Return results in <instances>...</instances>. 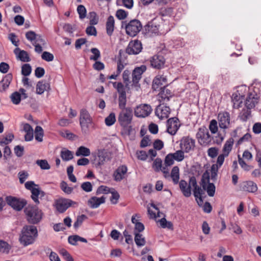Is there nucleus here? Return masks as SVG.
<instances>
[{"label":"nucleus","mask_w":261,"mask_h":261,"mask_svg":"<svg viewBox=\"0 0 261 261\" xmlns=\"http://www.w3.org/2000/svg\"><path fill=\"white\" fill-rule=\"evenodd\" d=\"M133 117V110L130 107L122 110L119 113L118 121L122 127L121 133L123 135L129 136L133 130L132 123Z\"/></svg>","instance_id":"1"},{"label":"nucleus","mask_w":261,"mask_h":261,"mask_svg":"<svg viewBox=\"0 0 261 261\" xmlns=\"http://www.w3.org/2000/svg\"><path fill=\"white\" fill-rule=\"evenodd\" d=\"M111 153L105 149H99L91 153V161L96 168H100L106 162L111 160Z\"/></svg>","instance_id":"2"},{"label":"nucleus","mask_w":261,"mask_h":261,"mask_svg":"<svg viewBox=\"0 0 261 261\" xmlns=\"http://www.w3.org/2000/svg\"><path fill=\"white\" fill-rule=\"evenodd\" d=\"M80 124L83 134L87 135L89 133L90 127L94 128L93 120L86 109L81 110L80 116Z\"/></svg>","instance_id":"3"},{"label":"nucleus","mask_w":261,"mask_h":261,"mask_svg":"<svg viewBox=\"0 0 261 261\" xmlns=\"http://www.w3.org/2000/svg\"><path fill=\"white\" fill-rule=\"evenodd\" d=\"M124 28L127 35L134 37L141 31L142 25L141 22L136 19L129 21L127 23L126 21H122L121 28Z\"/></svg>","instance_id":"4"},{"label":"nucleus","mask_w":261,"mask_h":261,"mask_svg":"<svg viewBox=\"0 0 261 261\" xmlns=\"http://www.w3.org/2000/svg\"><path fill=\"white\" fill-rule=\"evenodd\" d=\"M19 242L24 246L33 242V226H25L23 227L20 234Z\"/></svg>","instance_id":"5"},{"label":"nucleus","mask_w":261,"mask_h":261,"mask_svg":"<svg viewBox=\"0 0 261 261\" xmlns=\"http://www.w3.org/2000/svg\"><path fill=\"white\" fill-rule=\"evenodd\" d=\"M73 204L76 203L69 199L60 198L55 200L54 205L59 213H63Z\"/></svg>","instance_id":"6"},{"label":"nucleus","mask_w":261,"mask_h":261,"mask_svg":"<svg viewBox=\"0 0 261 261\" xmlns=\"http://www.w3.org/2000/svg\"><path fill=\"white\" fill-rule=\"evenodd\" d=\"M6 201L9 205L17 211H21L27 204L25 200L11 196H7L6 197Z\"/></svg>","instance_id":"7"},{"label":"nucleus","mask_w":261,"mask_h":261,"mask_svg":"<svg viewBox=\"0 0 261 261\" xmlns=\"http://www.w3.org/2000/svg\"><path fill=\"white\" fill-rule=\"evenodd\" d=\"M147 67L145 65H142L139 67H136L132 72V82L133 86L137 87H140L139 84L140 80L142 77V74L146 70Z\"/></svg>","instance_id":"8"},{"label":"nucleus","mask_w":261,"mask_h":261,"mask_svg":"<svg viewBox=\"0 0 261 261\" xmlns=\"http://www.w3.org/2000/svg\"><path fill=\"white\" fill-rule=\"evenodd\" d=\"M178 123L179 119L176 117L168 119L167 121V132L171 135H175L180 126Z\"/></svg>","instance_id":"9"},{"label":"nucleus","mask_w":261,"mask_h":261,"mask_svg":"<svg viewBox=\"0 0 261 261\" xmlns=\"http://www.w3.org/2000/svg\"><path fill=\"white\" fill-rule=\"evenodd\" d=\"M142 49V45L141 41L138 40L131 41L129 42L125 51L128 55H137Z\"/></svg>","instance_id":"10"},{"label":"nucleus","mask_w":261,"mask_h":261,"mask_svg":"<svg viewBox=\"0 0 261 261\" xmlns=\"http://www.w3.org/2000/svg\"><path fill=\"white\" fill-rule=\"evenodd\" d=\"M161 103L158 106L155 110V114L160 119L164 118H168L171 112L170 108L169 106H166V103L164 102H160Z\"/></svg>","instance_id":"11"},{"label":"nucleus","mask_w":261,"mask_h":261,"mask_svg":"<svg viewBox=\"0 0 261 261\" xmlns=\"http://www.w3.org/2000/svg\"><path fill=\"white\" fill-rule=\"evenodd\" d=\"M150 66L156 69H161L164 68L165 63V58L161 55H155L150 58Z\"/></svg>","instance_id":"12"},{"label":"nucleus","mask_w":261,"mask_h":261,"mask_svg":"<svg viewBox=\"0 0 261 261\" xmlns=\"http://www.w3.org/2000/svg\"><path fill=\"white\" fill-rule=\"evenodd\" d=\"M195 141V140L189 137H185L180 141V146L181 149L185 152L188 153L194 150Z\"/></svg>","instance_id":"13"},{"label":"nucleus","mask_w":261,"mask_h":261,"mask_svg":"<svg viewBox=\"0 0 261 261\" xmlns=\"http://www.w3.org/2000/svg\"><path fill=\"white\" fill-rule=\"evenodd\" d=\"M152 111L151 107L147 104L140 105L135 109V115L137 117L144 118L149 115Z\"/></svg>","instance_id":"14"},{"label":"nucleus","mask_w":261,"mask_h":261,"mask_svg":"<svg viewBox=\"0 0 261 261\" xmlns=\"http://www.w3.org/2000/svg\"><path fill=\"white\" fill-rule=\"evenodd\" d=\"M219 124L222 128H227L230 123V115L228 112H220L218 116Z\"/></svg>","instance_id":"15"},{"label":"nucleus","mask_w":261,"mask_h":261,"mask_svg":"<svg viewBox=\"0 0 261 261\" xmlns=\"http://www.w3.org/2000/svg\"><path fill=\"white\" fill-rule=\"evenodd\" d=\"M127 171V168L125 165L118 167L113 173V177L116 181H120L125 178V175Z\"/></svg>","instance_id":"16"},{"label":"nucleus","mask_w":261,"mask_h":261,"mask_svg":"<svg viewBox=\"0 0 261 261\" xmlns=\"http://www.w3.org/2000/svg\"><path fill=\"white\" fill-rule=\"evenodd\" d=\"M160 92L158 94V96L161 99H159L160 102L169 101L170 98L173 97V94H172L171 90L166 89L165 86L160 88Z\"/></svg>","instance_id":"17"},{"label":"nucleus","mask_w":261,"mask_h":261,"mask_svg":"<svg viewBox=\"0 0 261 261\" xmlns=\"http://www.w3.org/2000/svg\"><path fill=\"white\" fill-rule=\"evenodd\" d=\"M240 188L244 191L250 193H255L257 190L256 184L252 181H245L241 184Z\"/></svg>","instance_id":"18"},{"label":"nucleus","mask_w":261,"mask_h":261,"mask_svg":"<svg viewBox=\"0 0 261 261\" xmlns=\"http://www.w3.org/2000/svg\"><path fill=\"white\" fill-rule=\"evenodd\" d=\"M258 102V96L256 93H249L246 98L245 106L248 109L253 108Z\"/></svg>","instance_id":"19"},{"label":"nucleus","mask_w":261,"mask_h":261,"mask_svg":"<svg viewBox=\"0 0 261 261\" xmlns=\"http://www.w3.org/2000/svg\"><path fill=\"white\" fill-rule=\"evenodd\" d=\"M106 201V197L102 196L100 198L96 196H93L88 201V205L92 208H96Z\"/></svg>","instance_id":"20"},{"label":"nucleus","mask_w":261,"mask_h":261,"mask_svg":"<svg viewBox=\"0 0 261 261\" xmlns=\"http://www.w3.org/2000/svg\"><path fill=\"white\" fill-rule=\"evenodd\" d=\"M178 182L180 190L184 196L189 197L191 195V186H188L187 182L184 179H181Z\"/></svg>","instance_id":"21"},{"label":"nucleus","mask_w":261,"mask_h":261,"mask_svg":"<svg viewBox=\"0 0 261 261\" xmlns=\"http://www.w3.org/2000/svg\"><path fill=\"white\" fill-rule=\"evenodd\" d=\"M45 195V192L40 189L39 185L34 182V202L37 204H39V199H41Z\"/></svg>","instance_id":"22"},{"label":"nucleus","mask_w":261,"mask_h":261,"mask_svg":"<svg viewBox=\"0 0 261 261\" xmlns=\"http://www.w3.org/2000/svg\"><path fill=\"white\" fill-rule=\"evenodd\" d=\"M14 53L16 58L23 62H28L30 61V58L28 53L23 50H20L19 48L17 47L14 50Z\"/></svg>","instance_id":"23"},{"label":"nucleus","mask_w":261,"mask_h":261,"mask_svg":"<svg viewBox=\"0 0 261 261\" xmlns=\"http://www.w3.org/2000/svg\"><path fill=\"white\" fill-rule=\"evenodd\" d=\"M244 97V96L240 95L238 91L232 94L231 99L233 103V108L238 109L242 106Z\"/></svg>","instance_id":"24"},{"label":"nucleus","mask_w":261,"mask_h":261,"mask_svg":"<svg viewBox=\"0 0 261 261\" xmlns=\"http://www.w3.org/2000/svg\"><path fill=\"white\" fill-rule=\"evenodd\" d=\"M115 20L114 17L110 15L106 22V31L108 36H111L114 30Z\"/></svg>","instance_id":"25"},{"label":"nucleus","mask_w":261,"mask_h":261,"mask_svg":"<svg viewBox=\"0 0 261 261\" xmlns=\"http://www.w3.org/2000/svg\"><path fill=\"white\" fill-rule=\"evenodd\" d=\"M23 130L26 133L24 139L26 141H31L33 139V128L28 123H22Z\"/></svg>","instance_id":"26"},{"label":"nucleus","mask_w":261,"mask_h":261,"mask_svg":"<svg viewBox=\"0 0 261 261\" xmlns=\"http://www.w3.org/2000/svg\"><path fill=\"white\" fill-rule=\"evenodd\" d=\"M49 89H50L49 84L44 81H40L36 86V93L41 94L43 93L45 90L47 91Z\"/></svg>","instance_id":"27"},{"label":"nucleus","mask_w":261,"mask_h":261,"mask_svg":"<svg viewBox=\"0 0 261 261\" xmlns=\"http://www.w3.org/2000/svg\"><path fill=\"white\" fill-rule=\"evenodd\" d=\"M34 135L35 140L38 142L43 141V138L44 136L43 129L40 126L37 125L34 130Z\"/></svg>","instance_id":"28"},{"label":"nucleus","mask_w":261,"mask_h":261,"mask_svg":"<svg viewBox=\"0 0 261 261\" xmlns=\"http://www.w3.org/2000/svg\"><path fill=\"white\" fill-rule=\"evenodd\" d=\"M159 25L154 24L152 22L148 23L144 26V30L146 33L158 34Z\"/></svg>","instance_id":"29"},{"label":"nucleus","mask_w":261,"mask_h":261,"mask_svg":"<svg viewBox=\"0 0 261 261\" xmlns=\"http://www.w3.org/2000/svg\"><path fill=\"white\" fill-rule=\"evenodd\" d=\"M60 156L64 161H68L73 158V152L65 148L62 149L61 151Z\"/></svg>","instance_id":"30"},{"label":"nucleus","mask_w":261,"mask_h":261,"mask_svg":"<svg viewBox=\"0 0 261 261\" xmlns=\"http://www.w3.org/2000/svg\"><path fill=\"white\" fill-rule=\"evenodd\" d=\"M90 154L91 151L90 149L84 146H81L80 147L77 148L75 152V155L77 156H89Z\"/></svg>","instance_id":"31"},{"label":"nucleus","mask_w":261,"mask_h":261,"mask_svg":"<svg viewBox=\"0 0 261 261\" xmlns=\"http://www.w3.org/2000/svg\"><path fill=\"white\" fill-rule=\"evenodd\" d=\"M68 243L72 245H76L77 241H81L84 243H87L86 239L82 238L78 235L70 236L68 238Z\"/></svg>","instance_id":"32"},{"label":"nucleus","mask_w":261,"mask_h":261,"mask_svg":"<svg viewBox=\"0 0 261 261\" xmlns=\"http://www.w3.org/2000/svg\"><path fill=\"white\" fill-rule=\"evenodd\" d=\"M43 213L41 210L34 206V224H37L42 219Z\"/></svg>","instance_id":"33"},{"label":"nucleus","mask_w":261,"mask_h":261,"mask_svg":"<svg viewBox=\"0 0 261 261\" xmlns=\"http://www.w3.org/2000/svg\"><path fill=\"white\" fill-rule=\"evenodd\" d=\"M171 177L174 184H177L178 183L179 179V169L178 166H176L173 167L171 170Z\"/></svg>","instance_id":"34"},{"label":"nucleus","mask_w":261,"mask_h":261,"mask_svg":"<svg viewBox=\"0 0 261 261\" xmlns=\"http://www.w3.org/2000/svg\"><path fill=\"white\" fill-rule=\"evenodd\" d=\"M233 144V140L232 138L227 140L224 145L222 151L223 153L227 154L228 156L229 152L231 150Z\"/></svg>","instance_id":"35"},{"label":"nucleus","mask_w":261,"mask_h":261,"mask_svg":"<svg viewBox=\"0 0 261 261\" xmlns=\"http://www.w3.org/2000/svg\"><path fill=\"white\" fill-rule=\"evenodd\" d=\"M135 234V242L136 245L139 246H143L145 245L146 241L144 238L142 237V234L137 233L136 232H134Z\"/></svg>","instance_id":"36"},{"label":"nucleus","mask_w":261,"mask_h":261,"mask_svg":"<svg viewBox=\"0 0 261 261\" xmlns=\"http://www.w3.org/2000/svg\"><path fill=\"white\" fill-rule=\"evenodd\" d=\"M12 74L8 73L6 74L2 79L1 82L3 83V87L4 89L8 88L12 80Z\"/></svg>","instance_id":"37"},{"label":"nucleus","mask_w":261,"mask_h":261,"mask_svg":"<svg viewBox=\"0 0 261 261\" xmlns=\"http://www.w3.org/2000/svg\"><path fill=\"white\" fill-rule=\"evenodd\" d=\"M208 182H210L209 173L207 172V171H205V172L204 173L202 176L200 183L203 190H206L207 186V184L208 185Z\"/></svg>","instance_id":"38"},{"label":"nucleus","mask_w":261,"mask_h":261,"mask_svg":"<svg viewBox=\"0 0 261 261\" xmlns=\"http://www.w3.org/2000/svg\"><path fill=\"white\" fill-rule=\"evenodd\" d=\"M11 247L5 241L0 240V253L8 254Z\"/></svg>","instance_id":"39"},{"label":"nucleus","mask_w":261,"mask_h":261,"mask_svg":"<svg viewBox=\"0 0 261 261\" xmlns=\"http://www.w3.org/2000/svg\"><path fill=\"white\" fill-rule=\"evenodd\" d=\"M88 17L90 19V25H94L98 23L99 19L95 12L92 11L89 12Z\"/></svg>","instance_id":"40"},{"label":"nucleus","mask_w":261,"mask_h":261,"mask_svg":"<svg viewBox=\"0 0 261 261\" xmlns=\"http://www.w3.org/2000/svg\"><path fill=\"white\" fill-rule=\"evenodd\" d=\"M107 126H110L114 124L116 122L115 114L114 113H111L105 120Z\"/></svg>","instance_id":"41"},{"label":"nucleus","mask_w":261,"mask_h":261,"mask_svg":"<svg viewBox=\"0 0 261 261\" xmlns=\"http://www.w3.org/2000/svg\"><path fill=\"white\" fill-rule=\"evenodd\" d=\"M11 100L14 105H18L21 100V94L19 92H14L10 96Z\"/></svg>","instance_id":"42"},{"label":"nucleus","mask_w":261,"mask_h":261,"mask_svg":"<svg viewBox=\"0 0 261 261\" xmlns=\"http://www.w3.org/2000/svg\"><path fill=\"white\" fill-rule=\"evenodd\" d=\"M36 163L42 170H48L50 168V166L46 160H37Z\"/></svg>","instance_id":"43"},{"label":"nucleus","mask_w":261,"mask_h":261,"mask_svg":"<svg viewBox=\"0 0 261 261\" xmlns=\"http://www.w3.org/2000/svg\"><path fill=\"white\" fill-rule=\"evenodd\" d=\"M87 218V217L84 214L78 216L76 218V221L73 224V227L74 228L77 229L80 226H81L83 221Z\"/></svg>","instance_id":"44"},{"label":"nucleus","mask_w":261,"mask_h":261,"mask_svg":"<svg viewBox=\"0 0 261 261\" xmlns=\"http://www.w3.org/2000/svg\"><path fill=\"white\" fill-rule=\"evenodd\" d=\"M251 109L243 110L240 113L239 117L243 121H247L249 117L251 116Z\"/></svg>","instance_id":"45"},{"label":"nucleus","mask_w":261,"mask_h":261,"mask_svg":"<svg viewBox=\"0 0 261 261\" xmlns=\"http://www.w3.org/2000/svg\"><path fill=\"white\" fill-rule=\"evenodd\" d=\"M24 212L27 216L28 221L30 223H33V207L28 206L24 208Z\"/></svg>","instance_id":"46"},{"label":"nucleus","mask_w":261,"mask_h":261,"mask_svg":"<svg viewBox=\"0 0 261 261\" xmlns=\"http://www.w3.org/2000/svg\"><path fill=\"white\" fill-rule=\"evenodd\" d=\"M32 71V67L29 64H25L21 67V74L24 76L29 75Z\"/></svg>","instance_id":"47"},{"label":"nucleus","mask_w":261,"mask_h":261,"mask_svg":"<svg viewBox=\"0 0 261 261\" xmlns=\"http://www.w3.org/2000/svg\"><path fill=\"white\" fill-rule=\"evenodd\" d=\"M77 11L79 14V17L80 19H84L86 16L87 10L85 7L84 5H79L77 8Z\"/></svg>","instance_id":"48"},{"label":"nucleus","mask_w":261,"mask_h":261,"mask_svg":"<svg viewBox=\"0 0 261 261\" xmlns=\"http://www.w3.org/2000/svg\"><path fill=\"white\" fill-rule=\"evenodd\" d=\"M172 12V8H162L159 11V15L161 16H171Z\"/></svg>","instance_id":"49"},{"label":"nucleus","mask_w":261,"mask_h":261,"mask_svg":"<svg viewBox=\"0 0 261 261\" xmlns=\"http://www.w3.org/2000/svg\"><path fill=\"white\" fill-rule=\"evenodd\" d=\"M211 141V135L207 130V132L204 135L203 137L200 139V140L199 141V143L202 145H207Z\"/></svg>","instance_id":"50"},{"label":"nucleus","mask_w":261,"mask_h":261,"mask_svg":"<svg viewBox=\"0 0 261 261\" xmlns=\"http://www.w3.org/2000/svg\"><path fill=\"white\" fill-rule=\"evenodd\" d=\"M172 155L174 159L178 162H180L184 159V151L182 149L176 151Z\"/></svg>","instance_id":"51"},{"label":"nucleus","mask_w":261,"mask_h":261,"mask_svg":"<svg viewBox=\"0 0 261 261\" xmlns=\"http://www.w3.org/2000/svg\"><path fill=\"white\" fill-rule=\"evenodd\" d=\"M14 138V135L12 134H9L6 137H3L0 141V145L3 146L4 145H7L10 143Z\"/></svg>","instance_id":"52"},{"label":"nucleus","mask_w":261,"mask_h":261,"mask_svg":"<svg viewBox=\"0 0 261 261\" xmlns=\"http://www.w3.org/2000/svg\"><path fill=\"white\" fill-rule=\"evenodd\" d=\"M205 190L206 191L209 196H214L216 190L215 185L213 183L208 182Z\"/></svg>","instance_id":"53"},{"label":"nucleus","mask_w":261,"mask_h":261,"mask_svg":"<svg viewBox=\"0 0 261 261\" xmlns=\"http://www.w3.org/2000/svg\"><path fill=\"white\" fill-rule=\"evenodd\" d=\"M163 85L159 76H156L153 80L152 88L153 90L156 91L158 88Z\"/></svg>","instance_id":"54"},{"label":"nucleus","mask_w":261,"mask_h":261,"mask_svg":"<svg viewBox=\"0 0 261 261\" xmlns=\"http://www.w3.org/2000/svg\"><path fill=\"white\" fill-rule=\"evenodd\" d=\"M45 45V40L40 35L34 32V44Z\"/></svg>","instance_id":"55"},{"label":"nucleus","mask_w":261,"mask_h":261,"mask_svg":"<svg viewBox=\"0 0 261 261\" xmlns=\"http://www.w3.org/2000/svg\"><path fill=\"white\" fill-rule=\"evenodd\" d=\"M130 72L129 70L126 69L124 71L122 74V78L124 83L125 84V86H127L131 83L129 80V76L130 74Z\"/></svg>","instance_id":"56"},{"label":"nucleus","mask_w":261,"mask_h":261,"mask_svg":"<svg viewBox=\"0 0 261 261\" xmlns=\"http://www.w3.org/2000/svg\"><path fill=\"white\" fill-rule=\"evenodd\" d=\"M61 135L68 140H73L74 138H76L77 136L74 134L70 132L68 130H66L64 132H61Z\"/></svg>","instance_id":"57"},{"label":"nucleus","mask_w":261,"mask_h":261,"mask_svg":"<svg viewBox=\"0 0 261 261\" xmlns=\"http://www.w3.org/2000/svg\"><path fill=\"white\" fill-rule=\"evenodd\" d=\"M41 58L47 62H50L53 61L54 56L51 53L45 51L42 54Z\"/></svg>","instance_id":"58"},{"label":"nucleus","mask_w":261,"mask_h":261,"mask_svg":"<svg viewBox=\"0 0 261 261\" xmlns=\"http://www.w3.org/2000/svg\"><path fill=\"white\" fill-rule=\"evenodd\" d=\"M111 192L110 189L105 186H99L96 192V195H99L100 194H108Z\"/></svg>","instance_id":"59"},{"label":"nucleus","mask_w":261,"mask_h":261,"mask_svg":"<svg viewBox=\"0 0 261 261\" xmlns=\"http://www.w3.org/2000/svg\"><path fill=\"white\" fill-rule=\"evenodd\" d=\"M127 12L122 9L118 10L116 13V16L119 20L124 19L127 17Z\"/></svg>","instance_id":"60"},{"label":"nucleus","mask_w":261,"mask_h":261,"mask_svg":"<svg viewBox=\"0 0 261 261\" xmlns=\"http://www.w3.org/2000/svg\"><path fill=\"white\" fill-rule=\"evenodd\" d=\"M119 108L122 110L126 109V96H119L118 97Z\"/></svg>","instance_id":"61"},{"label":"nucleus","mask_w":261,"mask_h":261,"mask_svg":"<svg viewBox=\"0 0 261 261\" xmlns=\"http://www.w3.org/2000/svg\"><path fill=\"white\" fill-rule=\"evenodd\" d=\"M91 52L94 54L90 57L91 60L97 61L100 57L99 50L96 48H92L91 49Z\"/></svg>","instance_id":"62"},{"label":"nucleus","mask_w":261,"mask_h":261,"mask_svg":"<svg viewBox=\"0 0 261 261\" xmlns=\"http://www.w3.org/2000/svg\"><path fill=\"white\" fill-rule=\"evenodd\" d=\"M162 161L161 159L156 158L153 163V168L156 172H159L161 170Z\"/></svg>","instance_id":"63"},{"label":"nucleus","mask_w":261,"mask_h":261,"mask_svg":"<svg viewBox=\"0 0 261 261\" xmlns=\"http://www.w3.org/2000/svg\"><path fill=\"white\" fill-rule=\"evenodd\" d=\"M207 130L208 129L204 126H203L198 129V131L196 134V138L198 141L200 140V139L202 138V137H203L204 135L206 133V132H207Z\"/></svg>","instance_id":"64"}]
</instances>
